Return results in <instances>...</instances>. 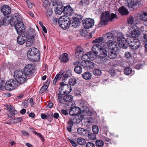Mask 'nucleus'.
<instances>
[{"label":"nucleus","instance_id":"f257e3e1","mask_svg":"<svg viewBox=\"0 0 147 147\" xmlns=\"http://www.w3.org/2000/svg\"><path fill=\"white\" fill-rule=\"evenodd\" d=\"M103 37H100L92 41L93 43H98L102 45L104 48L107 47L111 48L112 46H118V44L113 41L114 37L113 34L110 32L107 33Z\"/></svg>","mask_w":147,"mask_h":147},{"label":"nucleus","instance_id":"f03ea898","mask_svg":"<svg viewBox=\"0 0 147 147\" xmlns=\"http://www.w3.org/2000/svg\"><path fill=\"white\" fill-rule=\"evenodd\" d=\"M117 18L116 15L113 13L110 14V12L108 11L102 12L100 18V21L98 24V27H101L105 25L109 20L113 21V19Z\"/></svg>","mask_w":147,"mask_h":147},{"label":"nucleus","instance_id":"7ed1b4c3","mask_svg":"<svg viewBox=\"0 0 147 147\" xmlns=\"http://www.w3.org/2000/svg\"><path fill=\"white\" fill-rule=\"evenodd\" d=\"M14 77L16 79L15 80L20 84L25 83L27 79V76L24 73L19 70H16L14 71Z\"/></svg>","mask_w":147,"mask_h":147},{"label":"nucleus","instance_id":"20e7f679","mask_svg":"<svg viewBox=\"0 0 147 147\" xmlns=\"http://www.w3.org/2000/svg\"><path fill=\"white\" fill-rule=\"evenodd\" d=\"M58 23L59 26L63 29H66L69 28L71 24L70 18L66 16H63L59 18Z\"/></svg>","mask_w":147,"mask_h":147},{"label":"nucleus","instance_id":"39448f33","mask_svg":"<svg viewBox=\"0 0 147 147\" xmlns=\"http://www.w3.org/2000/svg\"><path fill=\"white\" fill-rule=\"evenodd\" d=\"M61 87L59 88L60 93L62 95L69 94L71 90V88L70 85L65 84L63 82L60 83Z\"/></svg>","mask_w":147,"mask_h":147},{"label":"nucleus","instance_id":"423d86ee","mask_svg":"<svg viewBox=\"0 0 147 147\" xmlns=\"http://www.w3.org/2000/svg\"><path fill=\"white\" fill-rule=\"evenodd\" d=\"M120 48L119 44H118V46H111V48L109 47H105V48H108L110 50L108 53V57L112 59L115 58L117 56L116 52L120 49Z\"/></svg>","mask_w":147,"mask_h":147},{"label":"nucleus","instance_id":"0eeeda50","mask_svg":"<svg viewBox=\"0 0 147 147\" xmlns=\"http://www.w3.org/2000/svg\"><path fill=\"white\" fill-rule=\"evenodd\" d=\"M129 34H126L127 37L131 38H137L139 36L140 33L139 32V27L137 26H132L129 30Z\"/></svg>","mask_w":147,"mask_h":147},{"label":"nucleus","instance_id":"6e6552de","mask_svg":"<svg viewBox=\"0 0 147 147\" xmlns=\"http://www.w3.org/2000/svg\"><path fill=\"white\" fill-rule=\"evenodd\" d=\"M59 0H51V2H52L53 5H57L55 11V13L58 14L60 15L63 12H64V7L61 3L59 2Z\"/></svg>","mask_w":147,"mask_h":147},{"label":"nucleus","instance_id":"1a4fd4ad","mask_svg":"<svg viewBox=\"0 0 147 147\" xmlns=\"http://www.w3.org/2000/svg\"><path fill=\"white\" fill-rule=\"evenodd\" d=\"M135 16L136 20L143 21V24L147 26V12L143 11L140 14L136 13L135 14Z\"/></svg>","mask_w":147,"mask_h":147},{"label":"nucleus","instance_id":"9d476101","mask_svg":"<svg viewBox=\"0 0 147 147\" xmlns=\"http://www.w3.org/2000/svg\"><path fill=\"white\" fill-rule=\"evenodd\" d=\"M22 22V18L18 13L14 14V17H11L9 21V23L11 26L14 25L15 24Z\"/></svg>","mask_w":147,"mask_h":147},{"label":"nucleus","instance_id":"9b49d317","mask_svg":"<svg viewBox=\"0 0 147 147\" xmlns=\"http://www.w3.org/2000/svg\"><path fill=\"white\" fill-rule=\"evenodd\" d=\"M17 82L14 80L10 79L6 82L4 87L8 90H12L17 86Z\"/></svg>","mask_w":147,"mask_h":147},{"label":"nucleus","instance_id":"f8f14e48","mask_svg":"<svg viewBox=\"0 0 147 147\" xmlns=\"http://www.w3.org/2000/svg\"><path fill=\"white\" fill-rule=\"evenodd\" d=\"M34 67L31 64L26 65L24 68V74L28 77H31L33 74Z\"/></svg>","mask_w":147,"mask_h":147},{"label":"nucleus","instance_id":"ddd939ff","mask_svg":"<svg viewBox=\"0 0 147 147\" xmlns=\"http://www.w3.org/2000/svg\"><path fill=\"white\" fill-rule=\"evenodd\" d=\"M82 24L85 28L88 29L92 27L94 25V21L92 19L88 18L83 20Z\"/></svg>","mask_w":147,"mask_h":147},{"label":"nucleus","instance_id":"4468645a","mask_svg":"<svg viewBox=\"0 0 147 147\" xmlns=\"http://www.w3.org/2000/svg\"><path fill=\"white\" fill-rule=\"evenodd\" d=\"M14 26L18 34L25 32V28L23 22L15 23Z\"/></svg>","mask_w":147,"mask_h":147},{"label":"nucleus","instance_id":"2eb2a0df","mask_svg":"<svg viewBox=\"0 0 147 147\" xmlns=\"http://www.w3.org/2000/svg\"><path fill=\"white\" fill-rule=\"evenodd\" d=\"M117 40L118 43L120 44H121V45H124V44L125 42H127L128 40V38L125 39L124 37V36L123 34L121 32L117 34Z\"/></svg>","mask_w":147,"mask_h":147},{"label":"nucleus","instance_id":"dca6fc26","mask_svg":"<svg viewBox=\"0 0 147 147\" xmlns=\"http://www.w3.org/2000/svg\"><path fill=\"white\" fill-rule=\"evenodd\" d=\"M28 57H29L28 55L31 56H34L37 55L38 56L40 55L38 50L34 47L30 49L28 51Z\"/></svg>","mask_w":147,"mask_h":147},{"label":"nucleus","instance_id":"f3484780","mask_svg":"<svg viewBox=\"0 0 147 147\" xmlns=\"http://www.w3.org/2000/svg\"><path fill=\"white\" fill-rule=\"evenodd\" d=\"M126 2L128 7L133 9L137 6L138 3V0H127Z\"/></svg>","mask_w":147,"mask_h":147},{"label":"nucleus","instance_id":"a211bd4d","mask_svg":"<svg viewBox=\"0 0 147 147\" xmlns=\"http://www.w3.org/2000/svg\"><path fill=\"white\" fill-rule=\"evenodd\" d=\"M80 109L79 107H74L71 108L69 112V114L71 116H75L80 113Z\"/></svg>","mask_w":147,"mask_h":147},{"label":"nucleus","instance_id":"6ab92c4d","mask_svg":"<svg viewBox=\"0 0 147 147\" xmlns=\"http://www.w3.org/2000/svg\"><path fill=\"white\" fill-rule=\"evenodd\" d=\"M101 45V48L100 49L99 52L98 54V56H99L100 58H104L107 56L108 52L107 50L106 49H108L107 48H104L102 45Z\"/></svg>","mask_w":147,"mask_h":147},{"label":"nucleus","instance_id":"aec40b11","mask_svg":"<svg viewBox=\"0 0 147 147\" xmlns=\"http://www.w3.org/2000/svg\"><path fill=\"white\" fill-rule=\"evenodd\" d=\"M64 13L68 16H71L74 14V11L69 5L64 7Z\"/></svg>","mask_w":147,"mask_h":147},{"label":"nucleus","instance_id":"412c9836","mask_svg":"<svg viewBox=\"0 0 147 147\" xmlns=\"http://www.w3.org/2000/svg\"><path fill=\"white\" fill-rule=\"evenodd\" d=\"M1 10L4 16L9 14L11 11V8L7 5H4L1 8Z\"/></svg>","mask_w":147,"mask_h":147},{"label":"nucleus","instance_id":"4be33fe9","mask_svg":"<svg viewBox=\"0 0 147 147\" xmlns=\"http://www.w3.org/2000/svg\"><path fill=\"white\" fill-rule=\"evenodd\" d=\"M101 48V45L99 44H96L94 45L92 47V50L95 56H98V51H99L100 49Z\"/></svg>","mask_w":147,"mask_h":147},{"label":"nucleus","instance_id":"5701e85b","mask_svg":"<svg viewBox=\"0 0 147 147\" xmlns=\"http://www.w3.org/2000/svg\"><path fill=\"white\" fill-rule=\"evenodd\" d=\"M45 2H43V6L46 7V13L47 17L49 18H51L52 16L53 12L51 8L49 7H46V5L45 4Z\"/></svg>","mask_w":147,"mask_h":147},{"label":"nucleus","instance_id":"b1692460","mask_svg":"<svg viewBox=\"0 0 147 147\" xmlns=\"http://www.w3.org/2000/svg\"><path fill=\"white\" fill-rule=\"evenodd\" d=\"M26 37L25 36L20 35L19 36L17 39L18 43L20 45H23L26 41Z\"/></svg>","mask_w":147,"mask_h":147},{"label":"nucleus","instance_id":"393cba45","mask_svg":"<svg viewBox=\"0 0 147 147\" xmlns=\"http://www.w3.org/2000/svg\"><path fill=\"white\" fill-rule=\"evenodd\" d=\"M78 133L80 135L82 136H86L88 131L86 129L82 128H79L77 130Z\"/></svg>","mask_w":147,"mask_h":147},{"label":"nucleus","instance_id":"a878e982","mask_svg":"<svg viewBox=\"0 0 147 147\" xmlns=\"http://www.w3.org/2000/svg\"><path fill=\"white\" fill-rule=\"evenodd\" d=\"M59 59L61 61L63 62H66L69 61L68 57V55L67 53H65L61 55Z\"/></svg>","mask_w":147,"mask_h":147},{"label":"nucleus","instance_id":"bb28decb","mask_svg":"<svg viewBox=\"0 0 147 147\" xmlns=\"http://www.w3.org/2000/svg\"><path fill=\"white\" fill-rule=\"evenodd\" d=\"M82 77L86 80H89L91 78L92 75L91 73L88 71H86L82 74Z\"/></svg>","mask_w":147,"mask_h":147},{"label":"nucleus","instance_id":"cd10ccee","mask_svg":"<svg viewBox=\"0 0 147 147\" xmlns=\"http://www.w3.org/2000/svg\"><path fill=\"white\" fill-rule=\"evenodd\" d=\"M119 11L120 13L122 15H127L129 13L127 10L124 7L122 6L120 8Z\"/></svg>","mask_w":147,"mask_h":147},{"label":"nucleus","instance_id":"c85d7f7f","mask_svg":"<svg viewBox=\"0 0 147 147\" xmlns=\"http://www.w3.org/2000/svg\"><path fill=\"white\" fill-rule=\"evenodd\" d=\"M134 46H133L134 49H136L138 48L140 46L141 43L140 40L137 39H134Z\"/></svg>","mask_w":147,"mask_h":147},{"label":"nucleus","instance_id":"c756f323","mask_svg":"<svg viewBox=\"0 0 147 147\" xmlns=\"http://www.w3.org/2000/svg\"><path fill=\"white\" fill-rule=\"evenodd\" d=\"M73 97L70 95H68L64 96L63 99L65 101L67 102H71L73 100Z\"/></svg>","mask_w":147,"mask_h":147},{"label":"nucleus","instance_id":"7c9ffc66","mask_svg":"<svg viewBox=\"0 0 147 147\" xmlns=\"http://www.w3.org/2000/svg\"><path fill=\"white\" fill-rule=\"evenodd\" d=\"M75 72L77 74H80L82 72V67L79 65H76L74 68Z\"/></svg>","mask_w":147,"mask_h":147},{"label":"nucleus","instance_id":"2f4dec72","mask_svg":"<svg viewBox=\"0 0 147 147\" xmlns=\"http://www.w3.org/2000/svg\"><path fill=\"white\" fill-rule=\"evenodd\" d=\"M87 65L86 69L87 70H89L90 69L92 68L94 66V64L91 61H87Z\"/></svg>","mask_w":147,"mask_h":147},{"label":"nucleus","instance_id":"473e14b6","mask_svg":"<svg viewBox=\"0 0 147 147\" xmlns=\"http://www.w3.org/2000/svg\"><path fill=\"white\" fill-rule=\"evenodd\" d=\"M77 141L78 144L80 145H84L86 144L85 140L82 138H79L77 139Z\"/></svg>","mask_w":147,"mask_h":147},{"label":"nucleus","instance_id":"72a5a7b5","mask_svg":"<svg viewBox=\"0 0 147 147\" xmlns=\"http://www.w3.org/2000/svg\"><path fill=\"white\" fill-rule=\"evenodd\" d=\"M94 133H90V132L87 133V134L88 138L89 139L92 140H94L96 139V135Z\"/></svg>","mask_w":147,"mask_h":147},{"label":"nucleus","instance_id":"f704fd0d","mask_svg":"<svg viewBox=\"0 0 147 147\" xmlns=\"http://www.w3.org/2000/svg\"><path fill=\"white\" fill-rule=\"evenodd\" d=\"M8 113V116L9 118H13L17 114V111L15 110L9 111Z\"/></svg>","mask_w":147,"mask_h":147},{"label":"nucleus","instance_id":"c9c22d12","mask_svg":"<svg viewBox=\"0 0 147 147\" xmlns=\"http://www.w3.org/2000/svg\"><path fill=\"white\" fill-rule=\"evenodd\" d=\"M96 146L98 147H102L104 145V142L101 140H97L95 142Z\"/></svg>","mask_w":147,"mask_h":147},{"label":"nucleus","instance_id":"e433bc0d","mask_svg":"<svg viewBox=\"0 0 147 147\" xmlns=\"http://www.w3.org/2000/svg\"><path fill=\"white\" fill-rule=\"evenodd\" d=\"M94 74L96 76H100L101 73V71L98 69H94L93 71Z\"/></svg>","mask_w":147,"mask_h":147},{"label":"nucleus","instance_id":"4c0bfd02","mask_svg":"<svg viewBox=\"0 0 147 147\" xmlns=\"http://www.w3.org/2000/svg\"><path fill=\"white\" fill-rule=\"evenodd\" d=\"M124 72L125 74L128 75L132 73V69L130 67H127L124 69Z\"/></svg>","mask_w":147,"mask_h":147},{"label":"nucleus","instance_id":"58836bf2","mask_svg":"<svg viewBox=\"0 0 147 147\" xmlns=\"http://www.w3.org/2000/svg\"><path fill=\"white\" fill-rule=\"evenodd\" d=\"M76 79L75 78L70 79L69 81V85L73 86L75 85L76 83Z\"/></svg>","mask_w":147,"mask_h":147},{"label":"nucleus","instance_id":"ea45409f","mask_svg":"<svg viewBox=\"0 0 147 147\" xmlns=\"http://www.w3.org/2000/svg\"><path fill=\"white\" fill-rule=\"evenodd\" d=\"M73 21H72V22L71 21L70 24H72V26L73 27L75 28L78 26L79 23L76 20L74 19L73 17Z\"/></svg>","mask_w":147,"mask_h":147},{"label":"nucleus","instance_id":"a19ab883","mask_svg":"<svg viewBox=\"0 0 147 147\" xmlns=\"http://www.w3.org/2000/svg\"><path fill=\"white\" fill-rule=\"evenodd\" d=\"M92 130L94 134H98L99 131L98 127L96 125H93L92 127Z\"/></svg>","mask_w":147,"mask_h":147},{"label":"nucleus","instance_id":"79ce46f5","mask_svg":"<svg viewBox=\"0 0 147 147\" xmlns=\"http://www.w3.org/2000/svg\"><path fill=\"white\" fill-rule=\"evenodd\" d=\"M141 40L143 42H146L147 41V31H145L143 36L141 38Z\"/></svg>","mask_w":147,"mask_h":147},{"label":"nucleus","instance_id":"37998d69","mask_svg":"<svg viewBox=\"0 0 147 147\" xmlns=\"http://www.w3.org/2000/svg\"><path fill=\"white\" fill-rule=\"evenodd\" d=\"M129 45L130 47L132 49H134V47L133 46H134V40H127L126 42Z\"/></svg>","mask_w":147,"mask_h":147},{"label":"nucleus","instance_id":"c03bdc74","mask_svg":"<svg viewBox=\"0 0 147 147\" xmlns=\"http://www.w3.org/2000/svg\"><path fill=\"white\" fill-rule=\"evenodd\" d=\"M88 55L89 59L91 60H93L94 59V57L96 56L93 54L91 51H90L88 52Z\"/></svg>","mask_w":147,"mask_h":147},{"label":"nucleus","instance_id":"a18cd8bd","mask_svg":"<svg viewBox=\"0 0 147 147\" xmlns=\"http://www.w3.org/2000/svg\"><path fill=\"white\" fill-rule=\"evenodd\" d=\"M88 55V53L85 54L82 56V59L84 61H87V60L89 59Z\"/></svg>","mask_w":147,"mask_h":147},{"label":"nucleus","instance_id":"49530a36","mask_svg":"<svg viewBox=\"0 0 147 147\" xmlns=\"http://www.w3.org/2000/svg\"><path fill=\"white\" fill-rule=\"evenodd\" d=\"M5 19L3 16H0V27L5 23Z\"/></svg>","mask_w":147,"mask_h":147},{"label":"nucleus","instance_id":"de8ad7c7","mask_svg":"<svg viewBox=\"0 0 147 147\" xmlns=\"http://www.w3.org/2000/svg\"><path fill=\"white\" fill-rule=\"evenodd\" d=\"M128 23L129 24H134V18L132 16H130L127 20Z\"/></svg>","mask_w":147,"mask_h":147},{"label":"nucleus","instance_id":"09e8293b","mask_svg":"<svg viewBox=\"0 0 147 147\" xmlns=\"http://www.w3.org/2000/svg\"><path fill=\"white\" fill-rule=\"evenodd\" d=\"M74 19L78 20H81L82 18V16L80 14H75V16L73 17Z\"/></svg>","mask_w":147,"mask_h":147},{"label":"nucleus","instance_id":"8fccbe9b","mask_svg":"<svg viewBox=\"0 0 147 147\" xmlns=\"http://www.w3.org/2000/svg\"><path fill=\"white\" fill-rule=\"evenodd\" d=\"M88 0H80L79 4L81 6L86 5L88 3Z\"/></svg>","mask_w":147,"mask_h":147},{"label":"nucleus","instance_id":"3c124183","mask_svg":"<svg viewBox=\"0 0 147 147\" xmlns=\"http://www.w3.org/2000/svg\"><path fill=\"white\" fill-rule=\"evenodd\" d=\"M125 57L127 59H129L132 57L131 54L129 52H126L125 53Z\"/></svg>","mask_w":147,"mask_h":147},{"label":"nucleus","instance_id":"603ef678","mask_svg":"<svg viewBox=\"0 0 147 147\" xmlns=\"http://www.w3.org/2000/svg\"><path fill=\"white\" fill-rule=\"evenodd\" d=\"M34 134L36 135H37L39 137L41 140L43 141L44 142L45 141V139L43 136L41 135V134H40L38 133L36 131H34Z\"/></svg>","mask_w":147,"mask_h":147},{"label":"nucleus","instance_id":"864d4df0","mask_svg":"<svg viewBox=\"0 0 147 147\" xmlns=\"http://www.w3.org/2000/svg\"><path fill=\"white\" fill-rule=\"evenodd\" d=\"M34 42L32 41H30L28 40L26 43V46L27 47L31 46L33 45Z\"/></svg>","mask_w":147,"mask_h":147},{"label":"nucleus","instance_id":"5fc2aeb1","mask_svg":"<svg viewBox=\"0 0 147 147\" xmlns=\"http://www.w3.org/2000/svg\"><path fill=\"white\" fill-rule=\"evenodd\" d=\"M7 109L9 111L16 110L15 109L14 107L13 106L11 105H10L9 106H7Z\"/></svg>","mask_w":147,"mask_h":147},{"label":"nucleus","instance_id":"6e6d98bb","mask_svg":"<svg viewBox=\"0 0 147 147\" xmlns=\"http://www.w3.org/2000/svg\"><path fill=\"white\" fill-rule=\"evenodd\" d=\"M86 147H95V145L92 142H88L86 144Z\"/></svg>","mask_w":147,"mask_h":147},{"label":"nucleus","instance_id":"4d7b16f0","mask_svg":"<svg viewBox=\"0 0 147 147\" xmlns=\"http://www.w3.org/2000/svg\"><path fill=\"white\" fill-rule=\"evenodd\" d=\"M63 75L62 73L61 74V73H60L59 74H58L56 75L55 78L58 80H59L61 79Z\"/></svg>","mask_w":147,"mask_h":147},{"label":"nucleus","instance_id":"13d9d810","mask_svg":"<svg viewBox=\"0 0 147 147\" xmlns=\"http://www.w3.org/2000/svg\"><path fill=\"white\" fill-rule=\"evenodd\" d=\"M87 61H84L82 62L81 63V65L82 66L86 68V65H87Z\"/></svg>","mask_w":147,"mask_h":147},{"label":"nucleus","instance_id":"bf43d9fd","mask_svg":"<svg viewBox=\"0 0 147 147\" xmlns=\"http://www.w3.org/2000/svg\"><path fill=\"white\" fill-rule=\"evenodd\" d=\"M82 48L80 47H78L76 50V52L81 53L82 52Z\"/></svg>","mask_w":147,"mask_h":147},{"label":"nucleus","instance_id":"052dcab7","mask_svg":"<svg viewBox=\"0 0 147 147\" xmlns=\"http://www.w3.org/2000/svg\"><path fill=\"white\" fill-rule=\"evenodd\" d=\"M73 120H74V119H73L72 118H70V120L68 122V124L69 125V126L72 127L74 124V122Z\"/></svg>","mask_w":147,"mask_h":147},{"label":"nucleus","instance_id":"680f3d73","mask_svg":"<svg viewBox=\"0 0 147 147\" xmlns=\"http://www.w3.org/2000/svg\"><path fill=\"white\" fill-rule=\"evenodd\" d=\"M61 113L62 114H63L65 115H67L68 113V112L67 111L63 109H61Z\"/></svg>","mask_w":147,"mask_h":147},{"label":"nucleus","instance_id":"e2e57ef3","mask_svg":"<svg viewBox=\"0 0 147 147\" xmlns=\"http://www.w3.org/2000/svg\"><path fill=\"white\" fill-rule=\"evenodd\" d=\"M34 35L30 36L28 40H30V41H32L33 42H34Z\"/></svg>","mask_w":147,"mask_h":147},{"label":"nucleus","instance_id":"0e129e2a","mask_svg":"<svg viewBox=\"0 0 147 147\" xmlns=\"http://www.w3.org/2000/svg\"><path fill=\"white\" fill-rule=\"evenodd\" d=\"M70 142L71 144L74 147H76L77 145L76 143L74 141L72 140H70Z\"/></svg>","mask_w":147,"mask_h":147},{"label":"nucleus","instance_id":"69168bd1","mask_svg":"<svg viewBox=\"0 0 147 147\" xmlns=\"http://www.w3.org/2000/svg\"><path fill=\"white\" fill-rule=\"evenodd\" d=\"M81 53H80L78 52H76L75 53V56L77 58H78L80 57H81Z\"/></svg>","mask_w":147,"mask_h":147},{"label":"nucleus","instance_id":"338daca9","mask_svg":"<svg viewBox=\"0 0 147 147\" xmlns=\"http://www.w3.org/2000/svg\"><path fill=\"white\" fill-rule=\"evenodd\" d=\"M109 72L110 74L112 76H113V75H114L115 74V71L114 70L112 69H111L109 71Z\"/></svg>","mask_w":147,"mask_h":147},{"label":"nucleus","instance_id":"774afa93","mask_svg":"<svg viewBox=\"0 0 147 147\" xmlns=\"http://www.w3.org/2000/svg\"><path fill=\"white\" fill-rule=\"evenodd\" d=\"M28 103L27 101H26L22 103V105L24 106V108H26L28 107Z\"/></svg>","mask_w":147,"mask_h":147}]
</instances>
